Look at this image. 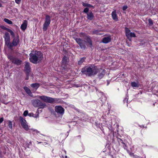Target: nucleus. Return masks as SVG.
<instances>
[{"label": "nucleus", "instance_id": "f257e3e1", "mask_svg": "<svg viewBox=\"0 0 158 158\" xmlns=\"http://www.w3.org/2000/svg\"><path fill=\"white\" fill-rule=\"evenodd\" d=\"M43 58V54L40 51H35L29 54V60L31 62L34 64L40 62Z\"/></svg>", "mask_w": 158, "mask_h": 158}, {"label": "nucleus", "instance_id": "7ed1b4c3", "mask_svg": "<svg viewBox=\"0 0 158 158\" xmlns=\"http://www.w3.org/2000/svg\"><path fill=\"white\" fill-rule=\"evenodd\" d=\"M37 97L44 102L51 104L58 103L60 102V99L59 98H53L44 95L38 96Z\"/></svg>", "mask_w": 158, "mask_h": 158}, {"label": "nucleus", "instance_id": "49530a36", "mask_svg": "<svg viewBox=\"0 0 158 158\" xmlns=\"http://www.w3.org/2000/svg\"><path fill=\"white\" fill-rule=\"evenodd\" d=\"M106 100V98H105V99H104V101L103 102L104 103L105 101Z\"/></svg>", "mask_w": 158, "mask_h": 158}, {"label": "nucleus", "instance_id": "ddd939ff", "mask_svg": "<svg viewBox=\"0 0 158 158\" xmlns=\"http://www.w3.org/2000/svg\"><path fill=\"white\" fill-rule=\"evenodd\" d=\"M89 10H83L84 12L87 14L88 19L91 20L93 19L94 15L92 12H89Z\"/></svg>", "mask_w": 158, "mask_h": 158}, {"label": "nucleus", "instance_id": "473e14b6", "mask_svg": "<svg viewBox=\"0 0 158 158\" xmlns=\"http://www.w3.org/2000/svg\"><path fill=\"white\" fill-rule=\"evenodd\" d=\"M149 24L151 25L152 26L153 25V22L152 20V19H149L148 20Z\"/></svg>", "mask_w": 158, "mask_h": 158}, {"label": "nucleus", "instance_id": "6e6552de", "mask_svg": "<svg viewBox=\"0 0 158 158\" xmlns=\"http://www.w3.org/2000/svg\"><path fill=\"white\" fill-rule=\"evenodd\" d=\"M51 22V17L48 15L46 16L44 23L43 25V30L44 31H46L48 27L49 26Z\"/></svg>", "mask_w": 158, "mask_h": 158}, {"label": "nucleus", "instance_id": "2f4dec72", "mask_svg": "<svg viewBox=\"0 0 158 158\" xmlns=\"http://www.w3.org/2000/svg\"><path fill=\"white\" fill-rule=\"evenodd\" d=\"M99 31L97 30H94L93 31V34H99Z\"/></svg>", "mask_w": 158, "mask_h": 158}, {"label": "nucleus", "instance_id": "f03ea898", "mask_svg": "<svg viewBox=\"0 0 158 158\" xmlns=\"http://www.w3.org/2000/svg\"><path fill=\"white\" fill-rule=\"evenodd\" d=\"M99 71V69L97 66L92 65L86 67L81 70V72L88 76H91L96 75Z\"/></svg>", "mask_w": 158, "mask_h": 158}, {"label": "nucleus", "instance_id": "9b49d317", "mask_svg": "<svg viewBox=\"0 0 158 158\" xmlns=\"http://www.w3.org/2000/svg\"><path fill=\"white\" fill-rule=\"evenodd\" d=\"M126 35L128 38L129 36L133 37H136L135 34L134 33L131 32L130 30L128 29H127L126 30Z\"/></svg>", "mask_w": 158, "mask_h": 158}, {"label": "nucleus", "instance_id": "09e8293b", "mask_svg": "<svg viewBox=\"0 0 158 158\" xmlns=\"http://www.w3.org/2000/svg\"><path fill=\"white\" fill-rule=\"evenodd\" d=\"M2 6V4L0 3V7H1Z\"/></svg>", "mask_w": 158, "mask_h": 158}, {"label": "nucleus", "instance_id": "393cba45", "mask_svg": "<svg viewBox=\"0 0 158 158\" xmlns=\"http://www.w3.org/2000/svg\"><path fill=\"white\" fill-rule=\"evenodd\" d=\"M106 71L105 70H103L98 75V77L100 79H101L103 77Z\"/></svg>", "mask_w": 158, "mask_h": 158}, {"label": "nucleus", "instance_id": "603ef678", "mask_svg": "<svg viewBox=\"0 0 158 158\" xmlns=\"http://www.w3.org/2000/svg\"><path fill=\"white\" fill-rule=\"evenodd\" d=\"M121 9V8H120V7H119V9Z\"/></svg>", "mask_w": 158, "mask_h": 158}, {"label": "nucleus", "instance_id": "39448f33", "mask_svg": "<svg viewBox=\"0 0 158 158\" xmlns=\"http://www.w3.org/2000/svg\"><path fill=\"white\" fill-rule=\"evenodd\" d=\"M13 38L11 42H10L7 44V46L10 49L12 48L13 47H16L17 46L20 41L19 36L18 35L16 37H14Z\"/></svg>", "mask_w": 158, "mask_h": 158}, {"label": "nucleus", "instance_id": "a19ab883", "mask_svg": "<svg viewBox=\"0 0 158 158\" xmlns=\"http://www.w3.org/2000/svg\"><path fill=\"white\" fill-rule=\"evenodd\" d=\"M3 121V118H0V123H1Z\"/></svg>", "mask_w": 158, "mask_h": 158}, {"label": "nucleus", "instance_id": "37998d69", "mask_svg": "<svg viewBox=\"0 0 158 158\" xmlns=\"http://www.w3.org/2000/svg\"><path fill=\"white\" fill-rule=\"evenodd\" d=\"M119 140L120 141L121 143H122L123 144H125V143H124L122 140L121 139H119Z\"/></svg>", "mask_w": 158, "mask_h": 158}, {"label": "nucleus", "instance_id": "7c9ffc66", "mask_svg": "<svg viewBox=\"0 0 158 158\" xmlns=\"http://www.w3.org/2000/svg\"><path fill=\"white\" fill-rule=\"evenodd\" d=\"M153 90L154 92L155 93V94L157 95H158V86H156L155 87Z\"/></svg>", "mask_w": 158, "mask_h": 158}, {"label": "nucleus", "instance_id": "a18cd8bd", "mask_svg": "<svg viewBox=\"0 0 158 158\" xmlns=\"http://www.w3.org/2000/svg\"><path fill=\"white\" fill-rule=\"evenodd\" d=\"M129 154H130V155L131 156H134V153H131H131H129Z\"/></svg>", "mask_w": 158, "mask_h": 158}, {"label": "nucleus", "instance_id": "412c9836", "mask_svg": "<svg viewBox=\"0 0 158 158\" xmlns=\"http://www.w3.org/2000/svg\"><path fill=\"white\" fill-rule=\"evenodd\" d=\"M31 86L33 89L36 90L40 86V85L38 83H33L31 85Z\"/></svg>", "mask_w": 158, "mask_h": 158}, {"label": "nucleus", "instance_id": "cd10ccee", "mask_svg": "<svg viewBox=\"0 0 158 158\" xmlns=\"http://www.w3.org/2000/svg\"><path fill=\"white\" fill-rule=\"evenodd\" d=\"M8 126L9 127V128L12 129V122L10 120L8 121Z\"/></svg>", "mask_w": 158, "mask_h": 158}, {"label": "nucleus", "instance_id": "4468645a", "mask_svg": "<svg viewBox=\"0 0 158 158\" xmlns=\"http://www.w3.org/2000/svg\"><path fill=\"white\" fill-rule=\"evenodd\" d=\"M4 38L5 39L6 44L7 45V44L10 43V38L9 34L7 32H5L4 34Z\"/></svg>", "mask_w": 158, "mask_h": 158}, {"label": "nucleus", "instance_id": "0eeeda50", "mask_svg": "<svg viewBox=\"0 0 158 158\" xmlns=\"http://www.w3.org/2000/svg\"><path fill=\"white\" fill-rule=\"evenodd\" d=\"M73 39L75 40L77 43L79 45L81 48L82 49H85L86 48L85 46L86 41L84 40L79 38H76L73 37Z\"/></svg>", "mask_w": 158, "mask_h": 158}, {"label": "nucleus", "instance_id": "a211bd4d", "mask_svg": "<svg viewBox=\"0 0 158 158\" xmlns=\"http://www.w3.org/2000/svg\"><path fill=\"white\" fill-rule=\"evenodd\" d=\"M27 21L26 20H24L22 24L21 25V29L24 31L25 30L27 27Z\"/></svg>", "mask_w": 158, "mask_h": 158}, {"label": "nucleus", "instance_id": "dca6fc26", "mask_svg": "<svg viewBox=\"0 0 158 158\" xmlns=\"http://www.w3.org/2000/svg\"><path fill=\"white\" fill-rule=\"evenodd\" d=\"M111 39L110 37H104L102 40V43L105 44H107L111 41Z\"/></svg>", "mask_w": 158, "mask_h": 158}, {"label": "nucleus", "instance_id": "4c0bfd02", "mask_svg": "<svg viewBox=\"0 0 158 158\" xmlns=\"http://www.w3.org/2000/svg\"><path fill=\"white\" fill-rule=\"evenodd\" d=\"M155 11V10H151V13H152V15H154L156 14V12Z\"/></svg>", "mask_w": 158, "mask_h": 158}, {"label": "nucleus", "instance_id": "6ab92c4d", "mask_svg": "<svg viewBox=\"0 0 158 158\" xmlns=\"http://www.w3.org/2000/svg\"><path fill=\"white\" fill-rule=\"evenodd\" d=\"M24 68L25 71L27 73H29L30 72L31 68L29 62H27L26 63Z\"/></svg>", "mask_w": 158, "mask_h": 158}, {"label": "nucleus", "instance_id": "9d476101", "mask_svg": "<svg viewBox=\"0 0 158 158\" xmlns=\"http://www.w3.org/2000/svg\"><path fill=\"white\" fill-rule=\"evenodd\" d=\"M55 111L58 114L61 115H63L64 111V110L60 106H57L55 107Z\"/></svg>", "mask_w": 158, "mask_h": 158}, {"label": "nucleus", "instance_id": "f704fd0d", "mask_svg": "<svg viewBox=\"0 0 158 158\" xmlns=\"http://www.w3.org/2000/svg\"><path fill=\"white\" fill-rule=\"evenodd\" d=\"M1 28L3 29L4 30H6L7 31H8V30L9 29V28H8L6 27H4V26H1Z\"/></svg>", "mask_w": 158, "mask_h": 158}, {"label": "nucleus", "instance_id": "3c124183", "mask_svg": "<svg viewBox=\"0 0 158 158\" xmlns=\"http://www.w3.org/2000/svg\"><path fill=\"white\" fill-rule=\"evenodd\" d=\"M109 82H108H108H107V85H108V84H109Z\"/></svg>", "mask_w": 158, "mask_h": 158}, {"label": "nucleus", "instance_id": "c756f323", "mask_svg": "<svg viewBox=\"0 0 158 158\" xmlns=\"http://www.w3.org/2000/svg\"><path fill=\"white\" fill-rule=\"evenodd\" d=\"M8 32L10 33L11 35L12 36V37H15V33L12 30H10V29H9L7 31Z\"/></svg>", "mask_w": 158, "mask_h": 158}, {"label": "nucleus", "instance_id": "1a4fd4ad", "mask_svg": "<svg viewBox=\"0 0 158 158\" xmlns=\"http://www.w3.org/2000/svg\"><path fill=\"white\" fill-rule=\"evenodd\" d=\"M19 120L23 127L25 130L28 131L29 128L26 120L24 119L23 117L20 116L19 117Z\"/></svg>", "mask_w": 158, "mask_h": 158}, {"label": "nucleus", "instance_id": "58836bf2", "mask_svg": "<svg viewBox=\"0 0 158 158\" xmlns=\"http://www.w3.org/2000/svg\"><path fill=\"white\" fill-rule=\"evenodd\" d=\"M123 146L124 148L125 149H127V145L125 144H125H123Z\"/></svg>", "mask_w": 158, "mask_h": 158}, {"label": "nucleus", "instance_id": "aec40b11", "mask_svg": "<svg viewBox=\"0 0 158 158\" xmlns=\"http://www.w3.org/2000/svg\"><path fill=\"white\" fill-rule=\"evenodd\" d=\"M28 116L30 117H32L35 118H37L39 117V115L38 109L37 110L35 114H34L32 113H30L28 114Z\"/></svg>", "mask_w": 158, "mask_h": 158}, {"label": "nucleus", "instance_id": "bb28decb", "mask_svg": "<svg viewBox=\"0 0 158 158\" xmlns=\"http://www.w3.org/2000/svg\"><path fill=\"white\" fill-rule=\"evenodd\" d=\"M4 21L5 22L9 24H11L12 23V22L11 21L7 19H4Z\"/></svg>", "mask_w": 158, "mask_h": 158}, {"label": "nucleus", "instance_id": "79ce46f5", "mask_svg": "<svg viewBox=\"0 0 158 158\" xmlns=\"http://www.w3.org/2000/svg\"><path fill=\"white\" fill-rule=\"evenodd\" d=\"M134 157L135 158H140V157L139 156H137V155H134Z\"/></svg>", "mask_w": 158, "mask_h": 158}, {"label": "nucleus", "instance_id": "72a5a7b5", "mask_svg": "<svg viewBox=\"0 0 158 158\" xmlns=\"http://www.w3.org/2000/svg\"><path fill=\"white\" fill-rule=\"evenodd\" d=\"M28 111L27 110H25L23 114V115L25 116H26L28 115Z\"/></svg>", "mask_w": 158, "mask_h": 158}, {"label": "nucleus", "instance_id": "2eb2a0df", "mask_svg": "<svg viewBox=\"0 0 158 158\" xmlns=\"http://www.w3.org/2000/svg\"><path fill=\"white\" fill-rule=\"evenodd\" d=\"M69 59L68 58L65 56H64L62 58V65L64 67L68 64Z\"/></svg>", "mask_w": 158, "mask_h": 158}, {"label": "nucleus", "instance_id": "ea45409f", "mask_svg": "<svg viewBox=\"0 0 158 158\" xmlns=\"http://www.w3.org/2000/svg\"><path fill=\"white\" fill-rule=\"evenodd\" d=\"M21 1V0H15V2L17 4H19Z\"/></svg>", "mask_w": 158, "mask_h": 158}, {"label": "nucleus", "instance_id": "a878e982", "mask_svg": "<svg viewBox=\"0 0 158 158\" xmlns=\"http://www.w3.org/2000/svg\"><path fill=\"white\" fill-rule=\"evenodd\" d=\"M85 59L86 58L85 57L81 58L78 62V64L80 65L82 64V63L85 62Z\"/></svg>", "mask_w": 158, "mask_h": 158}, {"label": "nucleus", "instance_id": "423d86ee", "mask_svg": "<svg viewBox=\"0 0 158 158\" xmlns=\"http://www.w3.org/2000/svg\"><path fill=\"white\" fill-rule=\"evenodd\" d=\"M7 57L11 61L12 63L17 65H19L21 64L22 61L21 60L12 55H8Z\"/></svg>", "mask_w": 158, "mask_h": 158}, {"label": "nucleus", "instance_id": "de8ad7c7", "mask_svg": "<svg viewBox=\"0 0 158 158\" xmlns=\"http://www.w3.org/2000/svg\"><path fill=\"white\" fill-rule=\"evenodd\" d=\"M80 35H84V33H82V32H81V33H80Z\"/></svg>", "mask_w": 158, "mask_h": 158}, {"label": "nucleus", "instance_id": "e433bc0d", "mask_svg": "<svg viewBox=\"0 0 158 158\" xmlns=\"http://www.w3.org/2000/svg\"><path fill=\"white\" fill-rule=\"evenodd\" d=\"M128 99L127 98H125L124 100H123V102L124 103H125V102L126 103H127V101H128Z\"/></svg>", "mask_w": 158, "mask_h": 158}, {"label": "nucleus", "instance_id": "4be33fe9", "mask_svg": "<svg viewBox=\"0 0 158 158\" xmlns=\"http://www.w3.org/2000/svg\"><path fill=\"white\" fill-rule=\"evenodd\" d=\"M87 42L89 44L90 47H91L92 45V41L89 36H86L85 38Z\"/></svg>", "mask_w": 158, "mask_h": 158}, {"label": "nucleus", "instance_id": "20e7f679", "mask_svg": "<svg viewBox=\"0 0 158 158\" xmlns=\"http://www.w3.org/2000/svg\"><path fill=\"white\" fill-rule=\"evenodd\" d=\"M31 103L35 107H40L41 108H44L46 106V103L43 102L39 99H33L31 100Z\"/></svg>", "mask_w": 158, "mask_h": 158}, {"label": "nucleus", "instance_id": "c9c22d12", "mask_svg": "<svg viewBox=\"0 0 158 158\" xmlns=\"http://www.w3.org/2000/svg\"><path fill=\"white\" fill-rule=\"evenodd\" d=\"M128 8V6L127 5H125L123 6L122 9L123 10H126Z\"/></svg>", "mask_w": 158, "mask_h": 158}, {"label": "nucleus", "instance_id": "c85d7f7f", "mask_svg": "<svg viewBox=\"0 0 158 158\" xmlns=\"http://www.w3.org/2000/svg\"><path fill=\"white\" fill-rule=\"evenodd\" d=\"M8 32L10 33L11 35L12 36V37H15V33L12 30H10V29H9L7 31Z\"/></svg>", "mask_w": 158, "mask_h": 158}, {"label": "nucleus", "instance_id": "c03bdc74", "mask_svg": "<svg viewBox=\"0 0 158 158\" xmlns=\"http://www.w3.org/2000/svg\"><path fill=\"white\" fill-rule=\"evenodd\" d=\"M33 131L37 133H39V131H38L37 130H33Z\"/></svg>", "mask_w": 158, "mask_h": 158}, {"label": "nucleus", "instance_id": "5701e85b", "mask_svg": "<svg viewBox=\"0 0 158 158\" xmlns=\"http://www.w3.org/2000/svg\"><path fill=\"white\" fill-rule=\"evenodd\" d=\"M23 89L27 94L30 96H31V95L32 94V93L28 88L26 86H24L23 87Z\"/></svg>", "mask_w": 158, "mask_h": 158}, {"label": "nucleus", "instance_id": "864d4df0", "mask_svg": "<svg viewBox=\"0 0 158 158\" xmlns=\"http://www.w3.org/2000/svg\"><path fill=\"white\" fill-rule=\"evenodd\" d=\"M115 9H113V10H115Z\"/></svg>", "mask_w": 158, "mask_h": 158}, {"label": "nucleus", "instance_id": "f8f14e48", "mask_svg": "<svg viewBox=\"0 0 158 158\" xmlns=\"http://www.w3.org/2000/svg\"><path fill=\"white\" fill-rule=\"evenodd\" d=\"M82 5L85 8L84 9V10H89V9H94V6L91 5L90 4H88L87 3H85L82 2Z\"/></svg>", "mask_w": 158, "mask_h": 158}, {"label": "nucleus", "instance_id": "f3484780", "mask_svg": "<svg viewBox=\"0 0 158 158\" xmlns=\"http://www.w3.org/2000/svg\"><path fill=\"white\" fill-rule=\"evenodd\" d=\"M111 15L112 18L115 21H117L118 20L116 10H114V11L112 12Z\"/></svg>", "mask_w": 158, "mask_h": 158}, {"label": "nucleus", "instance_id": "b1692460", "mask_svg": "<svg viewBox=\"0 0 158 158\" xmlns=\"http://www.w3.org/2000/svg\"><path fill=\"white\" fill-rule=\"evenodd\" d=\"M131 85L132 87L138 88L139 86V84L138 82H132L131 83Z\"/></svg>", "mask_w": 158, "mask_h": 158}, {"label": "nucleus", "instance_id": "8fccbe9b", "mask_svg": "<svg viewBox=\"0 0 158 158\" xmlns=\"http://www.w3.org/2000/svg\"><path fill=\"white\" fill-rule=\"evenodd\" d=\"M129 40L130 41H131V39H129Z\"/></svg>", "mask_w": 158, "mask_h": 158}, {"label": "nucleus", "instance_id": "5fc2aeb1", "mask_svg": "<svg viewBox=\"0 0 158 158\" xmlns=\"http://www.w3.org/2000/svg\"><path fill=\"white\" fill-rule=\"evenodd\" d=\"M41 142H39V143H40Z\"/></svg>", "mask_w": 158, "mask_h": 158}]
</instances>
